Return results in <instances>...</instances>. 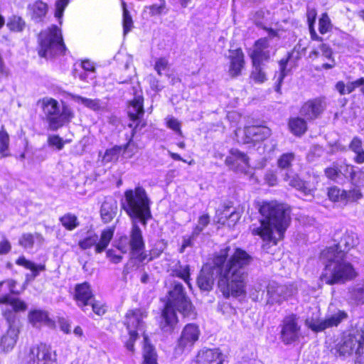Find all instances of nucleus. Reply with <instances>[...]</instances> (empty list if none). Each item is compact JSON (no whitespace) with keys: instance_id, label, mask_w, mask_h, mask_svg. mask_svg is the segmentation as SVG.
<instances>
[{"instance_id":"35","label":"nucleus","mask_w":364,"mask_h":364,"mask_svg":"<svg viewBox=\"0 0 364 364\" xmlns=\"http://www.w3.org/2000/svg\"><path fill=\"white\" fill-rule=\"evenodd\" d=\"M145 344L144 346L143 364H158L157 355L154 348L146 343V338L144 337Z\"/></svg>"},{"instance_id":"50","label":"nucleus","mask_w":364,"mask_h":364,"mask_svg":"<svg viewBox=\"0 0 364 364\" xmlns=\"http://www.w3.org/2000/svg\"><path fill=\"white\" fill-rule=\"evenodd\" d=\"M33 234L23 233L18 240V244L26 249H31L33 247L34 244Z\"/></svg>"},{"instance_id":"38","label":"nucleus","mask_w":364,"mask_h":364,"mask_svg":"<svg viewBox=\"0 0 364 364\" xmlns=\"http://www.w3.org/2000/svg\"><path fill=\"white\" fill-rule=\"evenodd\" d=\"M6 26L11 31L21 32L26 26V23L21 17L13 16L9 18Z\"/></svg>"},{"instance_id":"26","label":"nucleus","mask_w":364,"mask_h":364,"mask_svg":"<svg viewBox=\"0 0 364 364\" xmlns=\"http://www.w3.org/2000/svg\"><path fill=\"white\" fill-rule=\"evenodd\" d=\"M117 211V200L112 197H106L100 208V214L105 223L110 222Z\"/></svg>"},{"instance_id":"6","label":"nucleus","mask_w":364,"mask_h":364,"mask_svg":"<svg viewBox=\"0 0 364 364\" xmlns=\"http://www.w3.org/2000/svg\"><path fill=\"white\" fill-rule=\"evenodd\" d=\"M38 55L42 58H53L65 53L61 30L55 25L42 30L38 34Z\"/></svg>"},{"instance_id":"9","label":"nucleus","mask_w":364,"mask_h":364,"mask_svg":"<svg viewBox=\"0 0 364 364\" xmlns=\"http://www.w3.org/2000/svg\"><path fill=\"white\" fill-rule=\"evenodd\" d=\"M364 348V329L355 328L343 336L341 343L336 346L340 355L348 356L358 353Z\"/></svg>"},{"instance_id":"54","label":"nucleus","mask_w":364,"mask_h":364,"mask_svg":"<svg viewBox=\"0 0 364 364\" xmlns=\"http://www.w3.org/2000/svg\"><path fill=\"white\" fill-rule=\"evenodd\" d=\"M319 32L322 34L327 33L331 28V21L327 14H323L319 19Z\"/></svg>"},{"instance_id":"5","label":"nucleus","mask_w":364,"mask_h":364,"mask_svg":"<svg viewBox=\"0 0 364 364\" xmlns=\"http://www.w3.org/2000/svg\"><path fill=\"white\" fill-rule=\"evenodd\" d=\"M122 209L130 218L132 223L140 222L146 226L151 218V201L145 189L140 186L124 192L121 201Z\"/></svg>"},{"instance_id":"24","label":"nucleus","mask_w":364,"mask_h":364,"mask_svg":"<svg viewBox=\"0 0 364 364\" xmlns=\"http://www.w3.org/2000/svg\"><path fill=\"white\" fill-rule=\"evenodd\" d=\"M229 59V74L232 77H237L241 74L244 67V54L240 48L230 50Z\"/></svg>"},{"instance_id":"20","label":"nucleus","mask_w":364,"mask_h":364,"mask_svg":"<svg viewBox=\"0 0 364 364\" xmlns=\"http://www.w3.org/2000/svg\"><path fill=\"white\" fill-rule=\"evenodd\" d=\"M223 354L219 349L203 348L198 352L193 363V364H223Z\"/></svg>"},{"instance_id":"17","label":"nucleus","mask_w":364,"mask_h":364,"mask_svg":"<svg viewBox=\"0 0 364 364\" xmlns=\"http://www.w3.org/2000/svg\"><path fill=\"white\" fill-rule=\"evenodd\" d=\"M296 292V289L291 284H279L271 282L267 286V303L270 304H281Z\"/></svg>"},{"instance_id":"57","label":"nucleus","mask_w":364,"mask_h":364,"mask_svg":"<svg viewBox=\"0 0 364 364\" xmlns=\"http://www.w3.org/2000/svg\"><path fill=\"white\" fill-rule=\"evenodd\" d=\"M168 65V61L165 58H160L156 60L154 69L157 72V73L161 75V72L164 71L167 69Z\"/></svg>"},{"instance_id":"47","label":"nucleus","mask_w":364,"mask_h":364,"mask_svg":"<svg viewBox=\"0 0 364 364\" xmlns=\"http://www.w3.org/2000/svg\"><path fill=\"white\" fill-rule=\"evenodd\" d=\"M295 155L293 153L283 154L278 159V166L281 168H289L291 162L294 160Z\"/></svg>"},{"instance_id":"16","label":"nucleus","mask_w":364,"mask_h":364,"mask_svg":"<svg viewBox=\"0 0 364 364\" xmlns=\"http://www.w3.org/2000/svg\"><path fill=\"white\" fill-rule=\"evenodd\" d=\"M301 335V326L298 323L296 314L284 318L282 324L280 338L285 345H289L299 340Z\"/></svg>"},{"instance_id":"19","label":"nucleus","mask_w":364,"mask_h":364,"mask_svg":"<svg viewBox=\"0 0 364 364\" xmlns=\"http://www.w3.org/2000/svg\"><path fill=\"white\" fill-rule=\"evenodd\" d=\"M74 298L77 306L81 308L84 312L87 313V311H89L88 306L94 299V295L91 291L89 283L83 282L77 284L75 288Z\"/></svg>"},{"instance_id":"46","label":"nucleus","mask_w":364,"mask_h":364,"mask_svg":"<svg viewBox=\"0 0 364 364\" xmlns=\"http://www.w3.org/2000/svg\"><path fill=\"white\" fill-rule=\"evenodd\" d=\"M254 70L252 72L251 77L256 82L262 83L267 80L266 74L262 70V65H253Z\"/></svg>"},{"instance_id":"2","label":"nucleus","mask_w":364,"mask_h":364,"mask_svg":"<svg viewBox=\"0 0 364 364\" xmlns=\"http://www.w3.org/2000/svg\"><path fill=\"white\" fill-rule=\"evenodd\" d=\"M259 213L264 219L258 226L252 225L250 230L253 235L259 236L266 242L263 245L266 250L269 243L277 245L278 240L283 237L290 223V210L286 205L272 200L262 202Z\"/></svg>"},{"instance_id":"1","label":"nucleus","mask_w":364,"mask_h":364,"mask_svg":"<svg viewBox=\"0 0 364 364\" xmlns=\"http://www.w3.org/2000/svg\"><path fill=\"white\" fill-rule=\"evenodd\" d=\"M252 261V257L246 251L226 247L215 252L211 262L203 266L197 284L200 289L209 291L217 276L218 288L225 297L240 296L245 292L247 267Z\"/></svg>"},{"instance_id":"10","label":"nucleus","mask_w":364,"mask_h":364,"mask_svg":"<svg viewBox=\"0 0 364 364\" xmlns=\"http://www.w3.org/2000/svg\"><path fill=\"white\" fill-rule=\"evenodd\" d=\"M200 331L197 325L188 323L183 328L174 348V356L181 357L188 354L198 341Z\"/></svg>"},{"instance_id":"22","label":"nucleus","mask_w":364,"mask_h":364,"mask_svg":"<svg viewBox=\"0 0 364 364\" xmlns=\"http://www.w3.org/2000/svg\"><path fill=\"white\" fill-rule=\"evenodd\" d=\"M244 134L245 138L243 142L248 144L264 140L270 136L271 130L265 126H250L245 128Z\"/></svg>"},{"instance_id":"58","label":"nucleus","mask_w":364,"mask_h":364,"mask_svg":"<svg viewBox=\"0 0 364 364\" xmlns=\"http://www.w3.org/2000/svg\"><path fill=\"white\" fill-rule=\"evenodd\" d=\"M90 306L92 309V311L96 314L97 315H103L106 309L103 305H102L100 302L95 301V298L90 303V305L88 307Z\"/></svg>"},{"instance_id":"4","label":"nucleus","mask_w":364,"mask_h":364,"mask_svg":"<svg viewBox=\"0 0 364 364\" xmlns=\"http://www.w3.org/2000/svg\"><path fill=\"white\" fill-rule=\"evenodd\" d=\"M343 251L326 248L321 255L324 267L320 276L321 282L328 285L343 284L354 279L357 274L351 263L345 259Z\"/></svg>"},{"instance_id":"34","label":"nucleus","mask_w":364,"mask_h":364,"mask_svg":"<svg viewBox=\"0 0 364 364\" xmlns=\"http://www.w3.org/2000/svg\"><path fill=\"white\" fill-rule=\"evenodd\" d=\"M289 127L291 132L297 136L303 134L307 128L306 121L300 117L291 119L289 122Z\"/></svg>"},{"instance_id":"45","label":"nucleus","mask_w":364,"mask_h":364,"mask_svg":"<svg viewBox=\"0 0 364 364\" xmlns=\"http://www.w3.org/2000/svg\"><path fill=\"white\" fill-rule=\"evenodd\" d=\"M74 99L76 102L84 105L91 109L98 110L100 108V101L98 100L88 99L78 95L75 96Z\"/></svg>"},{"instance_id":"49","label":"nucleus","mask_w":364,"mask_h":364,"mask_svg":"<svg viewBox=\"0 0 364 364\" xmlns=\"http://www.w3.org/2000/svg\"><path fill=\"white\" fill-rule=\"evenodd\" d=\"M210 223V217L208 215H201L198 221V225L193 230V236H198L203 230Z\"/></svg>"},{"instance_id":"41","label":"nucleus","mask_w":364,"mask_h":364,"mask_svg":"<svg viewBox=\"0 0 364 364\" xmlns=\"http://www.w3.org/2000/svg\"><path fill=\"white\" fill-rule=\"evenodd\" d=\"M122 151V146H115L112 147V149H107L103 157H102V162L104 164H107L112 161H117L119 156Z\"/></svg>"},{"instance_id":"33","label":"nucleus","mask_w":364,"mask_h":364,"mask_svg":"<svg viewBox=\"0 0 364 364\" xmlns=\"http://www.w3.org/2000/svg\"><path fill=\"white\" fill-rule=\"evenodd\" d=\"M349 149L355 154L353 161L358 164L364 163V149L363 141L358 136H354L349 144Z\"/></svg>"},{"instance_id":"55","label":"nucleus","mask_w":364,"mask_h":364,"mask_svg":"<svg viewBox=\"0 0 364 364\" xmlns=\"http://www.w3.org/2000/svg\"><path fill=\"white\" fill-rule=\"evenodd\" d=\"M48 143L49 146H56L58 150H61L64 147V141L58 135L49 136Z\"/></svg>"},{"instance_id":"40","label":"nucleus","mask_w":364,"mask_h":364,"mask_svg":"<svg viewBox=\"0 0 364 364\" xmlns=\"http://www.w3.org/2000/svg\"><path fill=\"white\" fill-rule=\"evenodd\" d=\"M291 57V54L288 53V56L286 58H282L279 62V73L278 75L277 79V88L276 91L279 92L280 90L281 84L285 77V76L287 75V65L288 63V61Z\"/></svg>"},{"instance_id":"62","label":"nucleus","mask_w":364,"mask_h":364,"mask_svg":"<svg viewBox=\"0 0 364 364\" xmlns=\"http://www.w3.org/2000/svg\"><path fill=\"white\" fill-rule=\"evenodd\" d=\"M11 250V245L10 242L4 238L0 242V255H6Z\"/></svg>"},{"instance_id":"3","label":"nucleus","mask_w":364,"mask_h":364,"mask_svg":"<svg viewBox=\"0 0 364 364\" xmlns=\"http://www.w3.org/2000/svg\"><path fill=\"white\" fill-rule=\"evenodd\" d=\"M166 302L159 321V327L165 333H171L178 323L176 311L184 317L193 318L194 308L183 285L178 281L169 280L166 283Z\"/></svg>"},{"instance_id":"25","label":"nucleus","mask_w":364,"mask_h":364,"mask_svg":"<svg viewBox=\"0 0 364 364\" xmlns=\"http://www.w3.org/2000/svg\"><path fill=\"white\" fill-rule=\"evenodd\" d=\"M43 111L49 122L50 128L52 130H56V125L59 124L58 117L60 111L58 102L53 99L47 100L44 103Z\"/></svg>"},{"instance_id":"61","label":"nucleus","mask_w":364,"mask_h":364,"mask_svg":"<svg viewBox=\"0 0 364 364\" xmlns=\"http://www.w3.org/2000/svg\"><path fill=\"white\" fill-rule=\"evenodd\" d=\"M107 258L114 264L119 263L122 259V256L120 255H117L113 250H108L106 252Z\"/></svg>"},{"instance_id":"43","label":"nucleus","mask_w":364,"mask_h":364,"mask_svg":"<svg viewBox=\"0 0 364 364\" xmlns=\"http://www.w3.org/2000/svg\"><path fill=\"white\" fill-rule=\"evenodd\" d=\"M328 196L332 201L344 203L345 190H341L337 186L331 187L328 190Z\"/></svg>"},{"instance_id":"53","label":"nucleus","mask_w":364,"mask_h":364,"mask_svg":"<svg viewBox=\"0 0 364 364\" xmlns=\"http://www.w3.org/2000/svg\"><path fill=\"white\" fill-rule=\"evenodd\" d=\"M166 126L169 129L178 133L179 135H182L181 129V123L179 121L172 116H168L166 119Z\"/></svg>"},{"instance_id":"36","label":"nucleus","mask_w":364,"mask_h":364,"mask_svg":"<svg viewBox=\"0 0 364 364\" xmlns=\"http://www.w3.org/2000/svg\"><path fill=\"white\" fill-rule=\"evenodd\" d=\"M18 265L23 266L25 268L30 269L32 271L31 277L32 278L36 277L39 271H43L45 269V265H36L31 261L26 259L24 257H20L16 262Z\"/></svg>"},{"instance_id":"29","label":"nucleus","mask_w":364,"mask_h":364,"mask_svg":"<svg viewBox=\"0 0 364 364\" xmlns=\"http://www.w3.org/2000/svg\"><path fill=\"white\" fill-rule=\"evenodd\" d=\"M128 115L132 121L136 122L144 115L143 98L140 96L136 97L128 107Z\"/></svg>"},{"instance_id":"37","label":"nucleus","mask_w":364,"mask_h":364,"mask_svg":"<svg viewBox=\"0 0 364 364\" xmlns=\"http://www.w3.org/2000/svg\"><path fill=\"white\" fill-rule=\"evenodd\" d=\"M9 135L2 126L0 130V155L1 157L9 156Z\"/></svg>"},{"instance_id":"23","label":"nucleus","mask_w":364,"mask_h":364,"mask_svg":"<svg viewBox=\"0 0 364 364\" xmlns=\"http://www.w3.org/2000/svg\"><path fill=\"white\" fill-rule=\"evenodd\" d=\"M225 164L232 169L244 171L248 167L249 159L237 149H231L230 155L225 159Z\"/></svg>"},{"instance_id":"63","label":"nucleus","mask_w":364,"mask_h":364,"mask_svg":"<svg viewBox=\"0 0 364 364\" xmlns=\"http://www.w3.org/2000/svg\"><path fill=\"white\" fill-rule=\"evenodd\" d=\"M58 324L60 330L64 333H69L70 332V323L65 318H59Z\"/></svg>"},{"instance_id":"52","label":"nucleus","mask_w":364,"mask_h":364,"mask_svg":"<svg viewBox=\"0 0 364 364\" xmlns=\"http://www.w3.org/2000/svg\"><path fill=\"white\" fill-rule=\"evenodd\" d=\"M363 196L360 190L357 188H353L348 191H345V201L344 203L356 201L361 198Z\"/></svg>"},{"instance_id":"27","label":"nucleus","mask_w":364,"mask_h":364,"mask_svg":"<svg viewBox=\"0 0 364 364\" xmlns=\"http://www.w3.org/2000/svg\"><path fill=\"white\" fill-rule=\"evenodd\" d=\"M28 320L36 326L46 325L50 328L55 327V322L48 317V313L43 310L31 311L28 314Z\"/></svg>"},{"instance_id":"8","label":"nucleus","mask_w":364,"mask_h":364,"mask_svg":"<svg viewBox=\"0 0 364 364\" xmlns=\"http://www.w3.org/2000/svg\"><path fill=\"white\" fill-rule=\"evenodd\" d=\"M146 316V311L142 309L129 310L126 314L124 325L128 331L129 338L126 342L125 346L132 353L134 351V342L138 339L139 333H144L145 327L144 319Z\"/></svg>"},{"instance_id":"21","label":"nucleus","mask_w":364,"mask_h":364,"mask_svg":"<svg viewBox=\"0 0 364 364\" xmlns=\"http://www.w3.org/2000/svg\"><path fill=\"white\" fill-rule=\"evenodd\" d=\"M326 102L321 98H316L306 102L301 107V113L307 119L317 118L325 109Z\"/></svg>"},{"instance_id":"18","label":"nucleus","mask_w":364,"mask_h":364,"mask_svg":"<svg viewBox=\"0 0 364 364\" xmlns=\"http://www.w3.org/2000/svg\"><path fill=\"white\" fill-rule=\"evenodd\" d=\"M348 314L342 310H338L333 314L326 316L324 319L306 321V323L314 331H321L326 328L337 326L343 320L347 319Z\"/></svg>"},{"instance_id":"13","label":"nucleus","mask_w":364,"mask_h":364,"mask_svg":"<svg viewBox=\"0 0 364 364\" xmlns=\"http://www.w3.org/2000/svg\"><path fill=\"white\" fill-rule=\"evenodd\" d=\"M276 35L277 33L274 31L270 30L268 37L262 38L255 41L253 48L249 52L252 65H262L264 62L270 59L272 54H274V52H272L270 41L272 37Z\"/></svg>"},{"instance_id":"28","label":"nucleus","mask_w":364,"mask_h":364,"mask_svg":"<svg viewBox=\"0 0 364 364\" xmlns=\"http://www.w3.org/2000/svg\"><path fill=\"white\" fill-rule=\"evenodd\" d=\"M31 19L36 23H41L46 17L48 6L42 1H37L28 7Z\"/></svg>"},{"instance_id":"39","label":"nucleus","mask_w":364,"mask_h":364,"mask_svg":"<svg viewBox=\"0 0 364 364\" xmlns=\"http://www.w3.org/2000/svg\"><path fill=\"white\" fill-rule=\"evenodd\" d=\"M63 226L68 230H73L79 226L77 218L71 213H67L60 218Z\"/></svg>"},{"instance_id":"56","label":"nucleus","mask_w":364,"mask_h":364,"mask_svg":"<svg viewBox=\"0 0 364 364\" xmlns=\"http://www.w3.org/2000/svg\"><path fill=\"white\" fill-rule=\"evenodd\" d=\"M165 0H160L159 4H153L147 7L149 9V13L151 16L159 15L163 13L165 9Z\"/></svg>"},{"instance_id":"59","label":"nucleus","mask_w":364,"mask_h":364,"mask_svg":"<svg viewBox=\"0 0 364 364\" xmlns=\"http://www.w3.org/2000/svg\"><path fill=\"white\" fill-rule=\"evenodd\" d=\"M197 236H193L192 234L191 236L184 237L183 239V243L179 249L181 253L184 252L187 247H192L193 245V240Z\"/></svg>"},{"instance_id":"51","label":"nucleus","mask_w":364,"mask_h":364,"mask_svg":"<svg viewBox=\"0 0 364 364\" xmlns=\"http://www.w3.org/2000/svg\"><path fill=\"white\" fill-rule=\"evenodd\" d=\"M68 3L69 0H57L55 1V17L59 19L60 24L62 23V17Z\"/></svg>"},{"instance_id":"48","label":"nucleus","mask_w":364,"mask_h":364,"mask_svg":"<svg viewBox=\"0 0 364 364\" xmlns=\"http://www.w3.org/2000/svg\"><path fill=\"white\" fill-rule=\"evenodd\" d=\"M350 298L357 303H364V284L358 285L350 291Z\"/></svg>"},{"instance_id":"30","label":"nucleus","mask_w":364,"mask_h":364,"mask_svg":"<svg viewBox=\"0 0 364 364\" xmlns=\"http://www.w3.org/2000/svg\"><path fill=\"white\" fill-rule=\"evenodd\" d=\"M171 275L178 277L191 288V267L189 264H181L180 261H177L173 268L171 269Z\"/></svg>"},{"instance_id":"42","label":"nucleus","mask_w":364,"mask_h":364,"mask_svg":"<svg viewBox=\"0 0 364 364\" xmlns=\"http://www.w3.org/2000/svg\"><path fill=\"white\" fill-rule=\"evenodd\" d=\"M73 117V113L71 109L66 105H63L62 109L59 111L58 117L59 124L56 125V129L62 127L65 122H69Z\"/></svg>"},{"instance_id":"44","label":"nucleus","mask_w":364,"mask_h":364,"mask_svg":"<svg viewBox=\"0 0 364 364\" xmlns=\"http://www.w3.org/2000/svg\"><path fill=\"white\" fill-rule=\"evenodd\" d=\"M122 8H123V30H124V34L126 35L128 33L132 26H133V21L132 16L129 12V11L126 8V4L124 2L122 3Z\"/></svg>"},{"instance_id":"31","label":"nucleus","mask_w":364,"mask_h":364,"mask_svg":"<svg viewBox=\"0 0 364 364\" xmlns=\"http://www.w3.org/2000/svg\"><path fill=\"white\" fill-rule=\"evenodd\" d=\"M284 179L289 186L300 191L306 196L310 195L313 191L309 183L301 180L297 176H290L289 174H286Z\"/></svg>"},{"instance_id":"11","label":"nucleus","mask_w":364,"mask_h":364,"mask_svg":"<svg viewBox=\"0 0 364 364\" xmlns=\"http://www.w3.org/2000/svg\"><path fill=\"white\" fill-rule=\"evenodd\" d=\"M4 318L8 323L9 328L0 337V353H8L14 349L20 332L17 318L12 311H6Z\"/></svg>"},{"instance_id":"64","label":"nucleus","mask_w":364,"mask_h":364,"mask_svg":"<svg viewBox=\"0 0 364 364\" xmlns=\"http://www.w3.org/2000/svg\"><path fill=\"white\" fill-rule=\"evenodd\" d=\"M319 50H320L321 53H322V55L325 58H326L328 59H330L331 58L332 50L329 48V46H327L326 44H325V43L321 44L319 46Z\"/></svg>"},{"instance_id":"32","label":"nucleus","mask_w":364,"mask_h":364,"mask_svg":"<svg viewBox=\"0 0 364 364\" xmlns=\"http://www.w3.org/2000/svg\"><path fill=\"white\" fill-rule=\"evenodd\" d=\"M357 244V237L354 233H350L346 232L341 238L339 242L329 248H336L337 251H343L345 253L346 251H348L350 248L355 246Z\"/></svg>"},{"instance_id":"14","label":"nucleus","mask_w":364,"mask_h":364,"mask_svg":"<svg viewBox=\"0 0 364 364\" xmlns=\"http://www.w3.org/2000/svg\"><path fill=\"white\" fill-rule=\"evenodd\" d=\"M114 232V228H107L102 230L100 240L97 234L90 232L84 239L78 242V245L83 250L95 246V252L101 253L109 245L113 237Z\"/></svg>"},{"instance_id":"60","label":"nucleus","mask_w":364,"mask_h":364,"mask_svg":"<svg viewBox=\"0 0 364 364\" xmlns=\"http://www.w3.org/2000/svg\"><path fill=\"white\" fill-rule=\"evenodd\" d=\"M324 173L327 178L331 180H335L338 176L339 170L336 166H333L331 167L326 168Z\"/></svg>"},{"instance_id":"7","label":"nucleus","mask_w":364,"mask_h":364,"mask_svg":"<svg viewBox=\"0 0 364 364\" xmlns=\"http://www.w3.org/2000/svg\"><path fill=\"white\" fill-rule=\"evenodd\" d=\"M138 223H132V229L129 235V245H127V237H122L117 245V249L122 253H127L130 250L132 257L136 258L139 262H144L147 255L144 252L145 244L142 235V232L139 227Z\"/></svg>"},{"instance_id":"12","label":"nucleus","mask_w":364,"mask_h":364,"mask_svg":"<svg viewBox=\"0 0 364 364\" xmlns=\"http://www.w3.org/2000/svg\"><path fill=\"white\" fill-rule=\"evenodd\" d=\"M15 287L16 282L12 279L0 282V304H9L12 307V310L5 309L4 312L12 311L16 314V312L25 311L27 309V304L24 301L10 296V294H18Z\"/></svg>"},{"instance_id":"15","label":"nucleus","mask_w":364,"mask_h":364,"mask_svg":"<svg viewBox=\"0 0 364 364\" xmlns=\"http://www.w3.org/2000/svg\"><path fill=\"white\" fill-rule=\"evenodd\" d=\"M28 363V364H56L57 355L50 346L41 343L30 349Z\"/></svg>"}]
</instances>
